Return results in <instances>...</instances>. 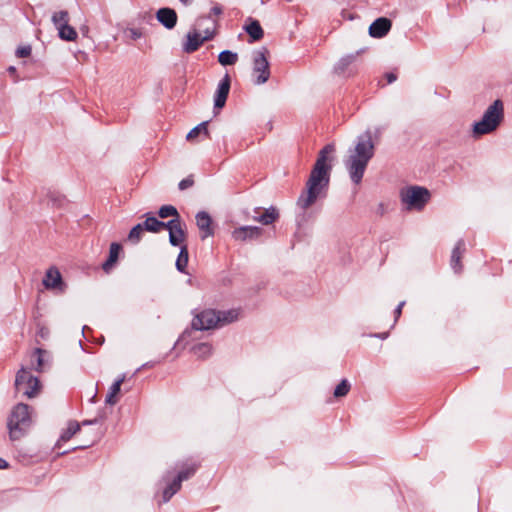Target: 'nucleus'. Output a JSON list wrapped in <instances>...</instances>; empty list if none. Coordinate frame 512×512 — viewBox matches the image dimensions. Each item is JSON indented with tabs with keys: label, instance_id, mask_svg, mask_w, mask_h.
Wrapping results in <instances>:
<instances>
[{
	"label": "nucleus",
	"instance_id": "nucleus-1",
	"mask_svg": "<svg viewBox=\"0 0 512 512\" xmlns=\"http://www.w3.org/2000/svg\"><path fill=\"white\" fill-rule=\"evenodd\" d=\"M334 151V144H327L319 152L316 163L306 182V189L297 200V205L300 208L305 210L312 206L319 198L325 196L329 186Z\"/></svg>",
	"mask_w": 512,
	"mask_h": 512
},
{
	"label": "nucleus",
	"instance_id": "nucleus-2",
	"mask_svg": "<svg viewBox=\"0 0 512 512\" xmlns=\"http://www.w3.org/2000/svg\"><path fill=\"white\" fill-rule=\"evenodd\" d=\"M375 153V142L372 132L367 130L356 139L355 145L351 147L343 163L353 184L359 185L362 182L364 173L369 161Z\"/></svg>",
	"mask_w": 512,
	"mask_h": 512
},
{
	"label": "nucleus",
	"instance_id": "nucleus-3",
	"mask_svg": "<svg viewBox=\"0 0 512 512\" xmlns=\"http://www.w3.org/2000/svg\"><path fill=\"white\" fill-rule=\"evenodd\" d=\"M242 311L239 308H232L225 311L206 309L195 314L192 320V327L195 330H209L223 325L233 323L240 319Z\"/></svg>",
	"mask_w": 512,
	"mask_h": 512
},
{
	"label": "nucleus",
	"instance_id": "nucleus-4",
	"mask_svg": "<svg viewBox=\"0 0 512 512\" xmlns=\"http://www.w3.org/2000/svg\"><path fill=\"white\" fill-rule=\"evenodd\" d=\"M504 120V103L500 99L493 101L482 117L472 125V136L479 138L495 132Z\"/></svg>",
	"mask_w": 512,
	"mask_h": 512
},
{
	"label": "nucleus",
	"instance_id": "nucleus-5",
	"mask_svg": "<svg viewBox=\"0 0 512 512\" xmlns=\"http://www.w3.org/2000/svg\"><path fill=\"white\" fill-rule=\"evenodd\" d=\"M32 423V409L27 404H17L12 409L8 419L10 438L13 440L21 438L31 427Z\"/></svg>",
	"mask_w": 512,
	"mask_h": 512
},
{
	"label": "nucleus",
	"instance_id": "nucleus-6",
	"mask_svg": "<svg viewBox=\"0 0 512 512\" xmlns=\"http://www.w3.org/2000/svg\"><path fill=\"white\" fill-rule=\"evenodd\" d=\"M430 197L429 190L421 186H408L400 191L401 201L407 210H422Z\"/></svg>",
	"mask_w": 512,
	"mask_h": 512
},
{
	"label": "nucleus",
	"instance_id": "nucleus-7",
	"mask_svg": "<svg viewBox=\"0 0 512 512\" xmlns=\"http://www.w3.org/2000/svg\"><path fill=\"white\" fill-rule=\"evenodd\" d=\"M201 24L197 23V28L188 32L186 41L183 44V50L187 53L196 51L205 41L211 40L215 34V23L212 21L211 26L200 30Z\"/></svg>",
	"mask_w": 512,
	"mask_h": 512
},
{
	"label": "nucleus",
	"instance_id": "nucleus-8",
	"mask_svg": "<svg viewBox=\"0 0 512 512\" xmlns=\"http://www.w3.org/2000/svg\"><path fill=\"white\" fill-rule=\"evenodd\" d=\"M15 388L24 396L33 398L39 394L41 385L37 377L31 375L27 369L21 368L16 375Z\"/></svg>",
	"mask_w": 512,
	"mask_h": 512
},
{
	"label": "nucleus",
	"instance_id": "nucleus-9",
	"mask_svg": "<svg viewBox=\"0 0 512 512\" xmlns=\"http://www.w3.org/2000/svg\"><path fill=\"white\" fill-rule=\"evenodd\" d=\"M267 53V49L262 48L253 54V75L256 77L258 84L265 83L270 76Z\"/></svg>",
	"mask_w": 512,
	"mask_h": 512
},
{
	"label": "nucleus",
	"instance_id": "nucleus-10",
	"mask_svg": "<svg viewBox=\"0 0 512 512\" xmlns=\"http://www.w3.org/2000/svg\"><path fill=\"white\" fill-rule=\"evenodd\" d=\"M164 229L169 231V242L173 246H183L186 238L184 224L180 219L173 218L165 224Z\"/></svg>",
	"mask_w": 512,
	"mask_h": 512
},
{
	"label": "nucleus",
	"instance_id": "nucleus-11",
	"mask_svg": "<svg viewBox=\"0 0 512 512\" xmlns=\"http://www.w3.org/2000/svg\"><path fill=\"white\" fill-rule=\"evenodd\" d=\"M42 283L48 290H54L57 292H63L65 290V284L63 282L62 275L59 269L55 266L47 269Z\"/></svg>",
	"mask_w": 512,
	"mask_h": 512
},
{
	"label": "nucleus",
	"instance_id": "nucleus-12",
	"mask_svg": "<svg viewBox=\"0 0 512 512\" xmlns=\"http://www.w3.org/2000/svg\"><path fill=\"white\" fill-rule=\"evenodd\" d=\"M196 471L195 466H191L183 471H181L177 478L173 480L163 491L162 497L163 502H167L181 487V483L183 480L188 479L191 475H193Z\"/></svg>",
	"mask_w": 512,
	"mask_h": 512
},
{
	"label": "nucleus",
	"instance_id": "nucleus-13",
	"mask_svg": "<svg viewBox=\"0 0 512 512\" xmlns=\"http://www.w3.org/2000/svg\"><path fill=\"white\" fill-rule=\"evenodd\" d=\"M261 235L262 229L257 226H240L231 233L232 239L237 242L257 239Z\"/></svg>",
	"mask_w": 512,
	"mask_h": 512
},
{
	"label": "nucleus",
	"instance_id": "nucleus-14",
	"mask_svg": "<svg viewBox=\"0 0 512 512\" xmlns=\"http://www.w3.org/2000/svg\"><path fill=\"white\" fill-rule=\"evenodd\" d=\"M196 225L198 229L200 230V236L201 239H206L207 237L214 235V229L212 227V218L210 215L205 212L201 211L196 214Z\"/></svg>",
	"mask_w": 512,
	"mask_h": 512
},
{
	"label": "nucleus",
	"instance_id": "nucleus-15",
	"mask_svg": "<svg viewBox=\"0 0 512 512\" xmlns=\"http://www.w3.org/2000/svg\"><path fill=\"white\" fill-rule=\"evenodd\" d=\"M391 27L390 19L380 17L369 26V35L373 38H382L391 30Z\"/></svg>",
	"mask_w": 512,
	"mask_h": 512
},
{
	"label": "nucleus",
	"instance_id": "nucleus-16",
	"mask_svg": "<svg viewBox=\"0 0 512 512\" xmlns=\"http://www.w3.org/2000/svg\"><path fill=\"white\" fill-rule=\"evenodd\" d=\"M279 217L278 210L275 207H270L261 211L260 208L255 209V215L253 216V220L257 221L263 225H269L276 221Z\"/></svg>",
	"mask_w": 512,
	"mask_h": 512
},
{
	"label": "nucleus",
	"instance_id": "nucleus-17",
	"mask_svg": "<svg viewBox=\"0 0 512 512\" xmlns=\"http://www.w3.org/2000/svg\"><path fill=\"white\" fill-rule=\"evenodd\" d=\"M157 20L167 29H172L177 23V14L171 8H161L156 13Z\"/></svg>",
	"mask_w": 512,
	"mask_h": 512
},
{
	"label": "nucleus",
	"instance_id": "nucleus-18",
	"mask_svg": "<svg viewBox=\"0 0 512 512\" xmlns=\"http://www.w3.org/2000/svg\"><path fill=\"white\" fill-rule=\"evenodd\" d=\"M465 251V243L463 240H459L453 251H452V255H451V265H452V268L454 269L455 272H460L461 271V257L463 255Z\"/></svg>",
	"mask_w": 512,
	"mask_h": 512
},
{
	"label": "nucleus",
	"instance_id": "nucleus-19",
	"mask_svg": "<svg viewBox=\"0 0 512 512\" xmlns=\"http://www.w3.org/2000/svg\"><path fill=\"white\" fill-rule=\"evenodd\" d=\"M245 31L249 34L251 42L262 39L264 32L257 20L248 19V23L244 27Z\"/></svg>",
	"mask_w": 512,
	"mask_h": 512
},
{
	"label": "nucleus",
	"instance_id": "nucleus-20",
	"mask_svg": "<svg viewBox=\"0 0 512 512\" xmlns=\"http://www.w3.org/2000/svg\"><path fill=\"white\" fill-rule=\"evenodd\" d=\"M125 381V375H121L110 387L106 396L105 402L109 405H114L118 401V395L121 390V385Z\"/></svg>",
	"mask_w": 512,
	"mask_h": 512
},
{
	"label": "nucleus",
	"instance_id": "nucleus-21",
	"mask_svg": "<svg viewBox=\"0 0 512 512\" xmlns=\"http://www.w3.org/2000/svg\"><path fill=\"white\" fill-rule=\"evenodd\" d=\"M121 246L118 243H112L110 245L109 257L106 262L103 263L102 268L105 272H109L118 260Z\"/></svg>",
	"mask_w": 512,
	"mask_h": 512
},
{
	"label": "nucleus",
	"instance_id": "nucleus-22",
	"mask_svg": "<svg viewBox=\"0 0 512 512\" xmlns=\"http://www.w3.org/2000/svg\"><path fill=\"white\" fill-rule=\"evenodd\" d=\"M201 134H203L206 137L209 136L208 121H204V122L200 123L199 125H197L196 127H194L193 129H191L188 132L186 139L188 141H195Z\"/></svg>",
	"mask_w": 512,
	"mask_h": 512
},
{
	"label": "nucleus",
	"instance_id": "nucleus-23",
	"mask_svg": "<svg viewBox=\"0 0 512 512\" xmlns=\"http://www.w3.org/2000/svg\"><path fill=\"white\" fill-rule=\"evenodd\" d=\"M58 30V36L61 40L75 42L78 38L77 31L69 24L60 27Z\"/></svg>",
	"mask_w": 512,
	"mask_h": 512
},
{
	"label": "nucleus",
	"instance_id": "nucleus-24",
	"mask_svg": "<svg viewBox=\"0 0 512 512\" xmlns=\"http://www.w3.org/2000/svg\"><path fill=\"white\" fill-rule=\"evenodd\" d=\"M79 430H80L79 423L69 422L67 427L62 431L60 438L57 442V445H59L61 442H66V441L70 440Z\"/></svg>",
	"mask_w": 512,
	"mask_h": 512
},
{
	"label": "nucleus",
	"instance_id": "nucleus-25",
	"mask_svg": "<svg viewBox=\"0 0 512 512\" xmlns=\"http://www.w3.org/2000/svg\"><path fill=\"white\" fill-rule=\"evenodd\" d=\"M143 225L144 230L149 232H159L165 227V222L159 221L157 218L149 216L146 220L141 223Z\"/></svg>",
	"mask_w": 512,
	"mask_h": 512
},
{
	"label": "nucleus",
	"instance_id": "nucleus-26",
	"mask_svg": "<svg viewBox=\"0 0 512 512\" xmlns=\"http://www.w3.org/2000/svg\"><path fill=\"white\" fill-rule=\"evenodd\" d=\"M192 353L198 358H206L211 355L212 347L208 343H198L193 346Z\"/></svg>",
	"mask_w": 512,
	"mask_h": 512
},
{
	"label": "nucleus",
	"instance_id": "nucleus-27",
	"mask_svg": "<svg viewBox=\"0 0 512 512\" xmlns=\"http://www.w3.org/2000/svg\"><path fill=\"white\" fill-rule=\"evenodd\" d=\"M238 60L237 53H234L229 50L222 51L218 56V61L221 65H234Z\"/></svg>",
	"mask_w": 512,
	"mask_h": 512
},
{
	"label": "nucleus",
	"instance_id": "nucleus-28",
	"mask_svg": "<svg viewBox=\"0 0 512 512\" xmlns=\"http://www.w3.org/2000/svg\"><path fill=\"white\" fill-rule=\"evenodd\" d=\"M56 29L69 24V13L67 11H57L53 13L51 18Z\"/></svg>",
	"mask_w": 512,
	"mask_h": 512
},
{
	"label": "nucleus",
	"instance_id": "nucleus-29",
	"mask_svg": "<svg viewBox=\"0 0 512 512\" xmlns=\"http://www.w3.org/2000/svg\"><path fill=\"white\" fill-rule=\"evenodd\" d=\"M47 353L41 349H36L35 352L33 353V356L32 358L35 359V362L32 360L31 362V366L36 369L37 371H41L44 367V364H45V355Z\"/></svg>",
	"mask_w": 512,
	"mask_h": 512
},
{
	"label": "nucleus",
	"instance_id": "nucleus-30",
	"mask_svg": "<svg viewBox=\"0 0 512 512\" xmlns=\"http://www.w3.org/2000/svg\"><path fill=\"white\" fill-rule=\"evenodd\" d=\"M188 264V250L187 246H181L180 253L176 260V267L180 272H184Z\"/></svg>",
	"mask_w": 512,
	"mask_h": 512
},
{
	"label": "nucleus",
	"instance_id": "nucleus-31",
	"mask_svg": "<svg viewBox=\"0 0 512 512\" xmlns=\"http://www.w3.org/2000/svg\"><path fill=\"white\" fill-rule=\"evenodd\" d=\"M158 215L160 218H163V219L168 218V217H174V218L180 219L177 209L172 205L162 206L158 211Z\"/></svg>",
	"mask_w": 512,
	"mask_h": 512
},
{
	"label": "nucleus",
	"instance_id": "nucleus-32",
	"mask_svg": "<svg viewBox=\"0 0 512 512\" xmlns=\"http://www.w3.org/2000/svg\"><path fill=\"white\" fill-rule=\"evenodd\" d=\"M353 62L352 56H346L341 58L335 65V72L337 74H342L346 71V69L351 65Z\"/></svg>",
	"mask_w": 512,
	"mask_h": 512
},
{
	"label": "nucleus",
	"instance_id": "nucleus-33",
	"mask_svg": "<svg viewBox=\"0 0 512 512\" xmlns=\"http://www.w3.org/2000/svg\"><path fill=\"white\" fill-rule=\"evenodd\" d=\"M230 77L229 75H225V77L219 83L216 96H227L230 90Z\"/></svg>",
	"mask_w": 512,
	"mask_h": 512
},
{
	"label": "nucleus",
	"instance_id": "nucleus-34",
	"mask_svg": "<svg viewBox=\"0 0 512 512\" xmlns=\"http://www.w3.org/2000/svg\"><path fill=\"white\" fill-rule=\"evenodd\" d=\"M143 231H144L143 225L137 224L130 230L129 235H128V240L133 243H138L142 237Z\"/></svg>",
	"mask_w": 512,
	"mask_h": 512
},
{
	"label": "nucleus",
	"instance_id": "nucleus-35",
	"mask_svg": "<svg viewBox=\"0 0 512 512\" xmlns=\"http://www.w3.org/2000/svg\"><path fill=\"white\" fill-rule=\"evenodd\" d=\"M350 390V384L349 382L344 379L342 380L335 388L334 390V396L335 397H343V396H346L348 394Z\"/></svg>",
	"mask_w": 512,
	"mask_h": 512
},
{
	"label": "nucleus",
	"instance_id": "nucleus-36",
	"mask_svg": "<svg viewBox=\"0 0 512 512\" xmlns=\"http://www.w3.org/2000/svg\"><path fill=\"white\" fill-rule=\"evenodd\" d=\"M31 46H23V47H19L17 50H16V55L20 58H25V57H28L30 56L31 54Z\"/></svg>",
	"mask_w": 512,
	"mask_h": 512
},
{
	"label": "nucleus",
	"instance_id": "nucleus-37",
	"mask_svg": "<svg viewBox=\"0 0 512 512\" xmlns=\"http://www.w3.org/2000/svg\"><path fill=\"white\" fill-rule=\"evenodd\" d=\"M193 184H194V180L191 176H189L179 182V189L180 190L188 189V188L192 187Z\"/></svg>",
	"mask_w": 512,
	"mask_h": 512
},
{
	"label": "nucleus",
	"instance_id": "nucleus-38",
	"mask_svg": "<svg viewBox=\"0 0 512 512\" xmlns=\"http://www.w3.org/2000/svg\"><path fill=\"white\" fill-rule=\"evenodd\" d=\"M132 40H137L142 36V31L137 28H128L126 31Z\"/></svg>",
	"mask_w": 512,
	"mask_h": 512
},
{
	"label": "nucleus",
	"instance_id": "nucleus-39",
	"mask_svg": "<svg viewBox=\"0 0 512 512\" xmlns=\"http://www.w3.org/2000/svg\"><path fill=\"white\" fill-rule=\"evenodd\" d=\"M226 99L227 98H215V103H214L215 114H217L219 112V110L225 106Z\"/></svg>",
	"mask_w": 512,
	"mask_h": 512
},
{
	"label": "nucleus",
	"instance_id": "nucleus-40",
	"mask_svg": "<svg viewBox=\"0 0 512 512\" xmlns=\"http://www.w3.org/2000/svg\"><path fill=\"white\" fill-rule=\"evenodd\" d=\"M405 305V302L402 301L399 303V305L397 306L396 310H395V316H396V319L400 317L401 315V312H402V308L403 306Z\"/></svg>",
	"mask_w": 512,
	"mask_h": 512
},
{
	"label": "nucleus",
	"instance_id": "nucleus-41",
	"mask_svg": "<svg viewBox=\"0 0 512 512\" xmlns=\"http://www.w3.org/2000/svg\"><path fill=\"white\" fill-rule=\"evenodd\" d=\"M386 78H387L388 83H392L396 80V75L393 73H388V74H386Z\"/></svg>",
	"mask_w": 512,
	"mask_h": 512
},
{
	"label": "nucleus",
	"instance_id": "nucleus-42",
	"mask_svg": "<svg viewBox=\"0 0 512 512\" xmlns=\"http://www.w3.org/2000/svg\"><path fill=\"white\" fill-rule=\"evenodd\" d=\"M7 467V462L0 458V469H3V468H6Z\"/></svg>",
	"mask_w": 512,
	"mask_h": 512
},
{
	"label": "nucleus",
	"instance_id": "nucleus-43",
	"mask_svg": "<svg viewBox=\"0 0 512 512\" xmlns=\"http://www.w3.org/2000/svg\"><path fill=\"white\" fill-rule=\"evenodd\" d=\"M93 423H96V420L84 421L83 422L84 425H86V424H93Z\"/></svg>",
	"mask_w": 512,
	"mask_h": 512
},
{
	"label": "nucleus",
	"instance_id": "nucleus-44",
	"mask_svg": "<svg viewBox=\"0 0 512 512\" xmlns=\"http://www.w3.org/2000/svg\"><path fill=\"white\" fill-rule=\"evenodd\" d=\"M214 13L219 14L221 12L220 8L215 7L213 9Z\"/></svg>",
	"mask_w": 512,
	"mask_h": 512
},
{
	"label": "nucleus",
	"instance_id": "nucleus-45",
	"mask_svg": "<svg viewBox=\"0 0 512 512\" xmlns=\"http://www.w3.org/2000/svg\"><path fill=\"white\" fill-rule=\"evenodd\" d=\"M180 1H181L183 4H185V5H186V4L190 3L192 0H180Z\"/></svg>",
	"mask_w": 512,
	"mask_h": 512
},
{
	"label": "nucleus",
	"instance_id": "nucleus-46",
	"mask_svg": "<svg viewBox=\"0 0 512 512\" xmlns=\"http://www.w3.org/2000/svg\"><path fill=\"white\" fill-rule=\"evenodd\" d=\"M82 31H83V33H87L88 32V27L82 28Z\"/></svg>",
	"mask_w": 512,
	"mask_h": 512
},
{
	"label": "nucleus",
	"instance_id": "nucleus-47",
	"mask_svg": "<svg viewBox=\"0 0 512 512\" xmlns=\"http://www.w3.org/2000/svg\"><path fill=\"white\" fill-rule=\"evenodd\" d=\"M9 70H10V72H14L15 68L14 67H10Z\"/></svg>",
	"mask_w": 512,
	"mask_h": 512
},
{
	"label": "nucleus",
	"instance_id": "nucleus-48",
	"mask_svg": "<svg viewBox=\"0 0 512 512\" xmlns=\"http://www.w3.org/2000/svg\"><path fill=\"white\" fill-rule=\"evenodd\" d=\"M184 335H182L180 338H178V342L179 343L182 339H183Z\"/></svg>",
	"mask_w": 512,
	"mask_h": 512
}]
</instances>
